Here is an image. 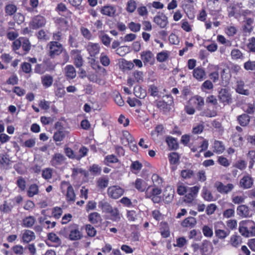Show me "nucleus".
I'll return each instance as SVG.
<instances>
[{
  "instance_id": "obj_58",
  "label": "nucleus",
  "mask_w": 255,
  "mask_h": 255,
  "mask_svg": "<svg viewBox=\"0 0 255 255\" xmlns=\"http://www.w3.org/2000/svg\"><path fill=\"white\" fill-rule=\"evenodd\" d=\"M166 142L168 145L169 150H172L175 148V138L171 136H167L165 139Z\"/></svg>"
},
{
  "instance_id": "obj_26",
  "label": "nucleus",
  "mask_w": 255,
  "mask_h": 255,
  "mask_svg": "<svg viewBox=\"0 0 255 255\" xmlns=\"http://www.w3.org/2000/svg\"><path fill=\"white\" fill-rule=\"evenodd\" d=\"M122 142L125 145L132 143L134 141V138L131 134L127 130L123 131L122 137L121 138Z\"/></svg>"
},
{
  "instance_id": "obj_35",
  "label": "nucleus",
  "mask_w": 255,
  "mask_h": 255,
  "mask_svg": "<svg viewBox=\"0 0 255 255\" xmlns=\"http://www.w3.org/2000/svg\"><path fill=\"white\" fill-rule=\"evenodd\" d=\"M134 94L137 98L144 99L146 96V91L139 86H136L134 88Z\"/></svg>"
},
{
  "instance_id": "obj_20",
  "label": "nucleus",
  "mask_w": 255,
  "mask_h": 255,
  "mask_svg": "<svg viewBox=\"0 0 255 255\" xmlns=\"http://www.w3.org/2000/svg\"><path fill=\"white\" fill-rule=\"evenodd\" d=\"M21 38V47L22 49V52L18 53L22 55H25L28 54L31 49V45L29 40L26 37H20Z\"/></svg>"
},
{
  "instance_id": "obj_14",
  "label": "nucleus",
  "mask_w": 255,
  "mask_h": 255,
  "mask_svg": "<svg viewBox=\"0 0 255 255\" xmlns=\"http://www.w3.org/2000/svg\"><path fill=\"white\" fill-rule=\"evenodd\" d=\"M237 214L243 218H248L252 216V212L246 205L239 206L237 209Z\"/></svg>"
},
{
  "instance_id": "obj_62",
  "label": "nucleus",
  "mask_w": 255,
  "mask_h": 255,
  "mask_svg": "<svg viewBox=\"0 0 255 255\" xmlns=\"http://www.w3.org/2000/svg\"><path fill=\"white\" fill-rule=\"evenodd\" d=\"M128 27L130 30V31L134 32H137L140 30L141 25L139 23H137L131 21L128 24Z\"/></svg>"
},
{
  "instance_id": "obj_27",
  "label": "nucleus",
  "mask_w": 255,
  "mask_h": 255,
  "mask_svg": "<svg viewBox=\"0 0 255 255\" xmlns=\"http://www.w3.org/2000/svg\"><path fill=\"white\" fill-rule=\"evenodd\" d=\"M240 183L241 187L245 189L250 188L253 184V180L250 176H245L241 179Z\"/></svg>"
},
{
  "instance_id": "obj_51",
  "label": "nucleus",
  "mask_w": 255,
  "mask_h": 255,
  "mask_svg": "<svg viewBox=\"0 0 255 255\" xmlns=\"http://www.w3.org/2000/svg\"><path fill=\"white\" fill-rule=\"evenodd\" d=\"M136 7V2L134 0H129L127 4L126 10L129 13H132L135 11Z\"/></svg>"
},
{
  "instance_id": "obj_39",
  "label": "nucleus",
  "mask_w": 255,
  "mask_h": 255,
  "mask_svg": "<svg viewBox=\"0 0 255 255\" xmlns=\"http://www.w3.org/2000/svg\"><path fill=\"white\" fill-rule=\"evenodd\" d=\"M151 179L153 182V186L158 187L161 188V187L163 186V179L157 174H153L152 175Z\"/></svg>"
},
{
  "instance_id": "obj_49",
  "label": "nucleus",
  "mask_w": 255,
  "mask_h": 255,
  "mask_svg": "<svg viewBox=\"0 0 255 255\" xmlns=\"http://www.w3.org/2000/svg\"><path fill=\"white\" fill-rule=\"evenodd\" d=\"M16 6L13 4H7L5 7V12L8 15H12L16 12Z\"/></svg>"
},
{
  "instance_id": "obj_40",
  "label": "nucleus",
  "mask_w": 255,
  "mask_h": 255,
  "mask_svg": "<svg viewBox=\"0 0 255 255\" xmlns=\"http://www.w3.org/2000/svg\"><path fill=\"white\" fill-rule=\"evenodd\" d=\"M10 162L11 161L7 155L0 154V166L1 167L7 168Z\"/></svg>"
},
{
  "instance_id": "obj_4",
  "label": "nucleus",
  "mask_w": 255,
  "mask_h": 255,
  "mask_svg": "<svg viewBox=\"0 0 255 255\" xmlns=\"http://www.w3.org/2000/svg\"><path fill=\"white\" fill-rule=\"evenodd\" d=\"M162 189L158 187L151 188L148 187L145 192V197L146 198L151 199L155 203H159L161 201V197L160 195L161 194Z\"/></svg>"
},
{
  "instance_id": "obj_24",
  "label": "nucleus",
  "mask_w": 255,
  "mask_h": 255,
  "mask_svg": "<svg viewBox=\"0 0 255 255\" xmlns=\"http://www.w3.org/2000/svg\"><path fill=\"white\" fill-rule=\"evenodd\" d=\"M65 75L67 79H73L76 76V71L72 65H67L65 68Z\"/></svg>"
},
{
  "instance_id": "obj_60",
  "label": "nucleus",
  "mask_w": 255,
  "mask_h": 255,
  "mask_svg": "<svg viewBox=\"0 0 255 255\" xmlns=\"http://www.w3.org/2000/svg\"><path fill=\"white\" fill-rule=\"evenodd\" d=\"M22 72L25 74H29L31 72V65L28 62H23L20 65Z\"/></svg>"
},
{
  "instance_id": "obj_28",
  "label": "nucleus",
  "mask_w": 255,
  "mask_h": 255,
  "mask_svg": "<svg viewBox=\"0 0 255 255\" xmlns=\"http://www.w3.org/2000/svg\"><path fill=\"white\" fill-rule=\"evenodd\" d=\"M36 221L34 217L32 216H27L24 218L22 221V227L25 228H31Z\"/></svg>"
},
{
  "instance_id": "obj_30",
  "label": "nucleus",
  "mask_w": 255,
  "mask_h": 255,
  "mask_svg": "<svg viewBox=\"0 0 255 255\" xmlns=\"http://www.w3.org/2000/svg\"><path fill=\"white\" fill-rule=\"evenodd\" d=\"M89 221L93 225L98 224L101 220V217L98 212H93L88 215Z\"/></svg>"
},
{
  "instance_id": "obj_57",
  "label": "nucleus",
  "mask_w": 255,
  "mask_h": 255,
  "mask_svg": "<svg viewBox=\"0 0 255 255\" xmlns=\"http://www.w3.org/2000/svg\"><path fill=\"white\" fill-rule=\"evenodd\" d=\"M64 152L66 155L70 159L77 160V154L74 152L71 148L69 147H65Z\"/></svg>"
},
{
  "instance_id": "obj_6",
  "label": "nucleus",
  "mask_w": 255,
  "mask_h": 255,
  "mask_svg": "<svg viewBox=\"0 0 255 255\" xmlns=\"http://www.w3.org/2000/svg\"><path fill=\"white\" fill-rule=\"evenodd\" d=\"M124 193L125 190L118 185L111 186L107 189L108 196L114 199H119Z\"/></svg>"
},
{
  "instance_id": "obj_18",
  "label": "nucleus",
  "mask_w": 255,
  "mask_h": 255,
  "mask_svg": "<svg viewBox=\"0 0 255 255\" xmlns=\"http://www.w3.org/2000/svg\"><path fill=\"white\" fill-rule=\"evenodd\" d=\"M101 13L109 17H114L116 15V8L112 5H105L100 10Z\"/></svg>"
},
{
  "instance_id": "obj_2",
  "label": "nucleus",
  "mask_w": 255,
  "mask_h": 255,
  "mask_svg": "<svg viewBox=\"0 0 255 255\" xmlns=\"http://www.w3.org/2000/svg\"><path fill=\"white\" fill-rule=\"evenodd\" d=\"M63 49V45L58 41H49L46 46L47 55L51 59L59 56Z\"/></svg>"
},
{
  "instance_id": "obj_56",
  "label": "nucleus",
  "mask_w": 255,
  "mask_h": 255,
  "mask_svg": "<svg viewBox=\"0 0 255 255\" xmlns=\"http://www.w3.org/2000/svg\"><path fill=\"white\" fill-rule=\"evenodd\" d=\"M65 136V132L63 130H57L53 135V139L55 141H61Z\"/></svg>"
},
{
  "instance_id": "obj_29",
  "label": "nucleus",
  "mask_w": 255,
  "mask_h": 255,
  "mask_svg": "<svg viewBox=\"0 0 255 255\" xmlns=\"http://www.w3.org/2000/svg\"><path fill=\"white\" fill-rule=\"evenodd\" d=\"M250 116L246 114H243L237 117L238 123L242 127L248 126L250 122Z\"/></svg>"
},
{
  "instance_id": "obj_16",
  "label": "nucleus",
  "mask_w": 255,
  "mask_h": 255,
  "mask_svg": "<svg viewBox=\"0 0 255 255\" xmlns=\"http://www.w3.org/2000/svg\"><path fill=\"white\" fill-rule=\"evenodd\" d=\"M141 58L144 64H153L154 61L153 54L150 51H143L141 53Z\"/></svg>"
},
{
  "instance_id": "obj_45",
  "label": "nucleus",
  "mask_w": 255,
  "mask_h": 255,
  "mask_svg": "<svg viewBox=\"0 0 255 255\" xmlns=\"http://www.w3.org/2000/svg\"><path fill=\"white\" fill-rule=\"evenodd\" d=\"M16 184L21 191H24L26 188V182L24 178L22 176L17 178Z\"/></svg>"
},
{
  "instance_id": "obj_1",
  "label": "nucleus",
  "mask_w": 255,
  "mask_h": 255,
  "mask_svg": "<svg viewBox=\"0 0 255 255\" xmlns=\"http://www.w3.org/2000/svg\"><path fill=\"white\" fill-rule=\"evenodd\" d=\"M98 206L103 213L109 216L111 220L118 222L121 220L122 215L118 208L113 207L108 202L102 201L99 202Z\"/></svg>"
},
{
  "instance_id": "obj_23",
  "label": "nucleus",
  "mask_w": 255,
  "mask_h": 255,
  "mask_svg": "<svg viewBox=\"0 0 255 255\" xmlns=\"http://www.w3.org/2000/svg\"><path fill=\"white\" fill-rule=\"evenodd\" d=\"M48 31L43 29L39 30L35 35L39 41L46 42L50 39V36L48 34Z\"/></svg>"
},
{
  "instance_id": "obj_3",
  "label": "nucleus",
  "mask_w": 255,
  "mask_h": 255,
  "mask_svg": "<svg viewBox=\"0 0 255 255\" xmlns=\"http://www.w3.org/2000/svg\"><path fill=\"white\" fill-rule=\"evenodd\" d=\"M60 188L63 194H65L67 202H74L76 199V194L72 185L69 181H62Z\"/></svg>"
},
{
  "instance_id": "obj_53",
  "label": "nucleus",
  "mask_w": 255,
  "mask_h": 255,
  "mask_svg": "<svg viewBox=\"0 0 255 255\" xmlns=\"http://www.w3.org/2000/svg\"><path fill=\"white\" fill-rule=\"evenodd\" d=\"M164 128L162 125H157L151 131V136L154 137L156 136L157 137L159 135H161L162 134L163 132Z\"/></svg>"
},
{
  "instance_id": "obj_43",
  "label": "nucleus",
  "mask_w": 255,
  "mask_h": 255,
  "mask_svg": "<svg viewBox=\"0 0 255 255\" xmlns=\"http://www.w3.org/2000/svg\"><path fill=\"white\" fill-rule=\"evenodd\" d=\"M102 169L99 165L97 164H93L90 166L89 171L94 176L100 175L101 173Z\"/></svg>"
},
{
  "instance_id": "obj_33",
  "label": "nucleus",
  "mask_w": 255,
  "mask_h": 255,
  "mask_svg": "<svg viewBox=\"0 0 255 255\" xmlns=\"http://www.w3.org/2000/svg\"><path fill=\"white\" fill-rule=\"evenodd\" d=\"M99 37L102 43L105 46L107 47L110 46L112 38L108 34L105 33L104 31H101Z\"/></svg>"
},
{
  "instance_id": "obj_31",
  "label": "nucleus",
  "mask_w": 255,
  "mask_h": 255,
  "mask_svg": "<svg viewBox=\"0 0 255 255\" xmlns=\"http://www.w3.org/2000/svg\"><path fill=\"white\" fill-rule=\"evenodd\" d=\"M72 171L71 177L73 178H75L79 174L83 175L86 178L88 177L89 175L88 171L82 168H73L72 169Z\"/></svg>"
},
{
  "instance_id": "obj_63",
  "label": "nucleus",
  "mask_w": 255,
  "mask_h": 255,
  "mask_svg": "<svg viewBox=\"0 0 255 255\" xmlns=\"http://www.w3.org/2000/svg\"><path fill=\"white\" fill-rule=\"evenodd\" d=\"M11 250L16 255H23L24 252V248L20 245L13 246Z\"/></svg>"
},
{
  "instance_id": "obj_34",
  "label": "nucleus",
  "mask_w": 255,
  "mask_h": 255,
  "mask_svg": "<svg viewBox=\"0 0 255 255\" xmlns=\"http://www.w3.org/2000/svg\"><path fill=\"white\" fill-rule=\"evenodd\" d=\"M197 221L195 218L189 217L186 218L181 222V225L183 227L193 228L196 224Z\"/></svg>"
},
{
  "instance_id": "obj_10",
  "label": "nucleus",
  "mask_w": 255,
  "mask_h": 255,
  "mask_svg": "<svg viewBox=\"0 0 255 255\" xmlns=\"http://www.w3.org/2000/svg\"><path fill=\"white\" fill-rule=\"evenodd\" d=\"M66 159V157L62 154L56 153L52 156L50 163L52 166L58 168L65 163Z\"/></svg>"
},
{
  "instance_id": "obj_36",
  "label": "nucleus",
  "mask_w": 255,
  "mask_h": 255,
  "mask_svg": "<svg viewBox=\"0 0 255 255\" xmlns=\"http://www.w3.org/2000/svg\"><path fill=\"white\" fill-rule=\"evenodd\" d=\"M109 180L107 177H100L97 181V185L101 189H104L108 187Z\"/></svg>"
},
{
  "instance_id": "obj_15",
  "label": "nucleus",
  "mask_w": 255,
  "mask_h": 255,
  "mask_svg": "<svg viewBox=\"0 0 255 255\" xmlns=\"http://www.w3.org/2000/svg\"><path fill=\"white\" fill-rule=\"evenodd\" d=\"M154 22L161 28H164L168 23L167 17L163 13H159L154 18Z\"/></svg>"
},
{
  "instance_id": "obj_21",
  "label": "nucleus",
  "mask_w": 255,
  "mask_h": 255,
  "mask_svg": "<svg viewBox=\"0 0 255 255\" xmlns=\"http://www.w3.org/2000/svg\"><path fill=\"white\" fill-rule=\"evenodd\" d=\"M133 184L136 189L140 192H145L147 188V183L144 180L141 178H137Z\"/></svg>"
},
{
  "instance_id": "obj_47",
  "label": "nucleus",
  "mask_w": 255,
  "mask_h": 255,
  "mask_svg": "<svg viewBox=\"0 0 255 255\" xmlns=\"http://www.w3.org/2000/svg\"><path fill=\"white\" fill-rule=\"evenodd\" d=\"M55 10L58 12L59 14L60 12H67V14L70 16L72 14V12L68 10L65 5V4L63 2L59 3L56 8Z\"/></svg>"
},
{
  "instance_id": "obj_42",
  "label": "nucleus",
  "mask_w": 255,
  "mask_h": 255,
  "mask_svg": "<svg viewBox=\"0 0 255 255\" xmlns=\"http://www.w3.org/2000/svg\"><path fill=\"white\" fill-rule=\"evenodd\" d=\"M169 53L170 52L166 50L159 52L156 55L157 61L160 62L165 61L168 58Z\"/></svg>"
},
{
  "instance_id": "obj_52",
  "label": "nucleus",
  "mask_w": 255,
  "mask_h": 255,
  "mask_svg": "<svg viewBox=\"0 0 255 255\" xmlns=\"http://www.w3.org/2000/svg\"><path fill=\"white\" fill-rule=\"evenodd\" d=\"M203 197L206 201H211L214 200V197L211 192L206 187H204L202 190Z\"/></svg>"
},
{
  "instance_id": "obj_13",
  "label": "nucleus",
  "mask_w": 255,
  "mask_h": 255,
  "mask_svg": "<svg viewBox=\"0 0 255 255\" xmlns=\"http://www.w3.org/2000/svg\"><path fill=\"white\" fill-rule=\"evenodd\" d=\"M215 186L216 187L217 191L221 194H228L234 188V186L233 184L229 183L227 185H225L221 182H216Z\"/></svg>"
},
{
  "instance_id": "obj_25",
  "label": "nucleus",
  "mask_w": 255,
  "mask_h": 255,
  "mask_svg": "<svg viewBox=\"0 0 255 255\" xmlns=\"http://www.w3.org/2000/svg\"><path fill=\"white\" fill-rule=\"evenodd\" d=\"M244 86L245 83L244 81L242 80L238 81L236 91L240 94L248 96L250 95V91L248 89H245Z\"/></svg>"
},
{
  "instance_id": "obj_48",
  "label": "nucleus",
  "mask_w": 255,
  "mask_h": 255,
  "mask_svg": "<svg viewBox=\"0 0 255 255\" xmlns=\"http://www.w3.org/2000/svg\"><path fill=\"white\" fill-rule=\"evenodd\" d=\"M214 151L217 153H221L225 150V146L222 142L215 140L214 143Z\"/></svg>"
},
{
  "instance_id": "obj_19",
  "label": "nucleus",
  "mask_w": 255,
  "mask_h": 255,
  "mask_svg": "<svg viewBox=\"0 0 255 255\" xmlns=\"http://www.w3.org/2000/svg\"><path fill=\"white\" fill-rule=\"evenodd\" d=\"M159 233L163 238H166L170 236V232L167 223L162 222L160 223L159 228Z\"/></svg>"
},
{
  "instance_id": "obj_55",
  "label": "nucleus",
  "mask_w": 255,
  "mask_h": 255,
  "mask_svg": "<svg viewBox=\"0 0 255 255\" xmlns=\"http://www.w3.org/2000/svg\"><path fill=\"white\" fill-rule=\"evenodd\" d=\"M100 62L104 66H108L111 63L110 58L104 52L102 53L100 57Z\"/></svg>"
},
{
  "instance_id": "obj_54",
  "label": "nucleus",
  "mask_w": 255,
  "mask_h": 255,
  "mask_svg": "<svg viewBox=\"0 0 255 255\" xmlns=\"http://www.w3.org/2000/svg\"><path fill=\"white\" fill-rule=\"evenodd\" d=\"M85 230L88 236L94 237L97 234L96 229L91 224H87L85 226Z\"/></svg>"
},
{
  "instance_id": "obj_44",
  "label": "nucleus",
  "mask_w": 255,
  "mask_h": 255,
  "mask_svg": "<svg viewBox=\"0 0 255 255\" xmlns=\"http://www.w3.org/2000/svg\"><path fill=\"white\" fill-rule=\"evenodd\" d=\"M231 56L232 59H242L244 58L243 53L238 49H233L231 52Z\"/></svg>"
},
{
  "instance_id": "obj_59",
  "label": "nucleus",
  "mask_w": 255,
  "mask_h": 255,
  "mask_svg": "<svg viewBox=\"0 0 255 255\" xmlns=\"http://www.w3.org/2000/svg\"><path fill=\"white\" fill-rule=\"evenodd\" d=\"M52 170L50 168L44 169L42 171V177L45 180H49L52 177Z\"/></svg>"
},
{
  "instance_id": "obj_12",
  "label": "nucleus",
  "mask_w": 255,
  "mask_h": 255,
  "mask_svg": "<svg viewBox=\"0 0 255 255\" xmlns=\"http://www.w3.org/2000/svg\"><path fill=\"white\" fill-rule=\"evenodd\" d=\"M35 233L29 230H25L21 234V243L28 244L35 239Z\"/></svg>"
},
{
  "instance_id": "obj_61",
  "label": "nucleus",
  "mask_w": 255,
  "mask_h": 255,
  "mask_svg": "<svg viewBox=\"0 0 255 255\" xmlns=\"http://www.w3.org/2000/svg\"><path fill=\"white\" fill-rule=\"evenodd\" d=\"M194 175V171L190 169L183 170L181 171V176L184 179L191 178Z\"/></svg>"
},
{
  "instance_id": "obj_38",
  "label": "nucleus",
  "mask_w": 255,
  "mask_h": 255,
  "mask_svg": "<svg viewBox=\"0 0 255 255\" xmlns=\"http://www.w3.org/2000/svg\"><path fill=\"white\" fill-rule=\"evenodd\" d=\"M39 187L36 184H31L27 192V196L29 197H32L39 193Z\"/></svg>"
},
{
  "instance_id": "obj_37",
  "label": "nucleus",
  "mask_w": 255,
  "mask_h": 255,
  "mask_svg": "<svg viewBox=\"0 0 255 255\" xmlns=\"http://www.w3.org/2000/svg\"><path fill=\"white\" fill-rule=\"evenodd\" d=\"M119 161L118 158L114 154L107 155L104 160L105 165L109 166L110 164L117 163Z\"/></svg>"
},
{
  "instance_id": "obj_46",
  "label": "nucleus",
  "mask_w": 255,
  "mask_h": 255,
  "mask_svg": "<svg viewBox=\"0 0 255 255\" xmlns=\"http://www.w3.org/2000/svg\"><path fill=\"white\" fill-rule=\"evenodd\" d=\"M47 238L49 241L55 243L56 246L59 245L61 243V240L55 233H50L48 234Z\"/></svg>"
},
{
  "instance_id": "obj_17",
  "label": "nucleus",
  "mask_w": 255,
  "mask_h": 255,
  "mask_svg": "<svg viewBox=\"0 0 255 255\" xmlns=\"http://www.w3.org/2000/svg\"><path fill=\"white\" fill-rule=\"evenodd\" d=\"M193 76L194 78L199 81H202L206 78L205 70L201 67H198L194 69Z\"/></svg>"
},
{
  "instance_id": "obj_11",
  "label": "nucleus",
  "mask_w": 255,
  "mask_h": 255,
  "mask_svg": "<svg viewBox=\"0 0 255 255\" xmlns=\"http://www.w3.org/2000/svg\"><path fill=\"white\" fill-rule=\"evenodd\" d=\"M218 98L221 102L224 103V104H229L231 103L232 101L231 94L229 90L227 89H221L219 92Z\"/></svg>"
},
{
  "instance_id": "obj_7",
  "label": "nucleus",
  "mask_w": 255,
  "mask_h": 255,
  "mask_svg": "<svg viewBox=\"0 0 255 255\" xmlns=\"http://www.w3.org/2000/svg\"><path fill=\"white\" fill-rule=\"evenodd\" d=\"M81 53L82 50L77 49H73L70 52L73 63L77 68L82 67L84 64V59Z\"/></svg>"
},
{
  "instance_id": "obj_5",
  "label": "nucleus",
  "mask_w": 255,
  "mask_h": 255,
  "mask_svg": "<svg viewBox=\"0 0 255 255\" xmlns=\"http://www.w3.org/2000/svg\"><path fill=\"white\" fill-rule=\"evenodd\" d=\"M46 23V18L43 16L38 14L32 18L29 25L30 28L36 30L44 27Z\"/></svg>"
},
{
  "instance_id": "obj_32",
  "label": "nucleus",
  "mask_w": 255,
  "mask_h": 255,
  "mask_svg": "<svg viewBox=\"0 0 255 255\" xmlns=\"http://www.w3.org/2000/svg\"><path fill=\"white\" fill-rule=\"evenodd\" d=\"M143 167L142 164L138 160L132 161L130 165V171L134 174L138 173Z\"/></svg>"
},
{
  "instance_id": "obj_22",
  "label": "nucleus",
  "mask_w": 255,
  "mask_h": 255,
  "mask_svg": "<svg viewBox=\"0 0 255 255\" xmlns=\"http://www.w3.org/2000/svg\"><path fill=\"white\" fill-rule=\"evenodd\" d=\"M41 81L43 87L48 88L52 85L53 77L49 74H45L41 76Z\"/></svg>"
},
{
  "instance_id": "obj_8",
  "label": "nucleus",
  "mask_w": 255,
  "mask_h": 255,
  "mask_svg": "<svg viewBox=\"0 0 255 255\" xmlns=\"http://www.w3.org/2000/svg\"><path fill=\"white\" fill-rule=\"evenodd\" d=\"M70 233L69 235V239L71 241H78L81 240L83 238V234L80 231L79 227L77 225H74L69 227Z\"/></svg>"
},
{
  "instance_id": "obj_9",
  "label": "nucleus",
  "mask_w": 255,
  "mask_h": 255,
  "mask_svg": "<svg viewBox=\"0 0 255 255\" xmlns=\"http://www.w3.org/2000/svg\"><path fill=\"white\" fill-rule=\"evenodd\" d=\"M85 48L89 55L94 58L99 54L101 49L99 43L91 42H89Z\"/></svg>"
},
{
  "instance_id": "obj_64",
  "label": "nucleus",
  "mask_w": 255,
  "mask_h": 255,
  "mask_svg": "<svg viewBox=\"0 0 255 255\" xmlns=\"http://www.w3.org/2000/svg\"><path fill=\"white\" fill-rule=\"evenodd\" d=\"M247 47L250 52H255V37H253L249 39Z\"/></svg>"
},
{
  "instance_id": "obj_50",
  "label": "nucleus",
  "mask_w": 255,
  "mask_h": 255,
  "mask_svg": "<svg viewBox=\"0 0 255 255\" xmlns=\"http://www.w3.org/2000/svg\"><path fill=\"white\" fill-rule=\"evenodd\" d=\"M253 23V19L251 18H248L246 24L243 26V30L244 32L250 33L253 30L251 25Z\"/></svg>"
},
{
  "instance_id": "obj_41",
  "label": "nucleus",
  "mask_w": 255,
  "mask_h": 255,
  "mask_svg": "<svg viewBox=\"0 0 255 255\" xmlns=\"http://www.w3.org/2000/svg\"><path fill=\"white\" fill-rule=\"evenodd\" d=\"M183 9L189 18L192 19L194 17L195 10L193 5L189 4H185L183 6Z\"/></svg>"
}]
</instances>
